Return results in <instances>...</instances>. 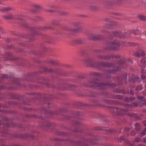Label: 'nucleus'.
Returning a JSON list of instances; mask_svg holds the SVG:
<instances>
[{
    "label": "nucleus",
    "mask_w": 146,
    "mask_h": 146,
    "mask_svg": "<svg viewBox=\"0 0 146 146\" xmlns=\"http://www.w3.org/2000/svg\"><path fill=\"white\" fill-rule=\"evenodd\" d=\"M84 85L86 86H90L93 88H98L103 90H106L110 87L112 88H114L115 87V84H100L92 82L91 81L86 82L84 84Z\"/></svg>",
    "instance_id": "nucleus-1"
},
{
    "label": "nucleus",
    "mask_w": 146,
    "mask_h": 146,
    "mask_svg": "<svg viewBox=\"0 0 146 146\" xmlns=\"http://www.w3.org/2000/svg\"><path fill=\"white\" fill-rule=\"evenodd\" d=\"M84 63L86 64L88 66L92 67H96L98 68H101L102 67H107L110 68L112 67L114 65L109 64H105L102 63L100 64H97L96 60L92 58L88 59L84 61Z\"/></svg>",
    "instance_id": "nucleus-2"
},
{
    "label": "nucleus",
    "mask_w": 146,
    "mask_h": 146,
    "mask_svg": "<svg viewBox=\"0 0 146 146\" xmlns=\"http://www.w3.org/2000/svg\"><path fill=\"white\" fill-rule=\"evenodd\" d=\"M108 44L109 45L108 48L114 50L118 49L120 46V44L118 42H110Z\"/></svg>",
    "instance_id": "nucleus-3"
},
{
    "label": "nucleus",
    "mask_w": 146,
    "mask_h": 146,
    "mask_svg": "<svg viewBox=\"0 0 146 146\" xmlns=\"http://www.w3.org/2000/svg\"><path fill=\"white\" fill-rule=\"evenodd\" d=\"M79 23L78 22H75L73 23V26L75 27H77L78 28L76 29H70L69 31L70 34H72L74 35L75 33H77L78 32L80 31V29L79 27Z\"/></svg>",
    "instance_id": "nucleus-4"
},
{
    "label": "nucleus",
    "mask_w": 146,
    "mask_h": 146,
    "mask_svg": "<svg viewBox=\"0 0 146 146\" xmlns=\"http://www.w3.org/2000/svg\"><path fill=\"white\" fill-rule=\"evenodd\" d=\"M101 36L100 35H96L95 34L91 33H89L88 36V39L91 40L99 39L101 38Z\"/></svg>",
    "instance_id": "nucleus-5"
},
{
    "label": "nucleus",
    "mask_w": 146,
    "mask_h": 146,
    "mask_svg": "<svg viewBox=\"0 0 146 146\" xmlns=\"http://www.w3.org/2000/svg\"><path fill=\"white\" fill-rule=\"evenodd\" d=\"M132 107V106L130 104H125V109H122V111L125 112H127L129 110V109L131 108Z\"/></svg>",
    "instance_id": "nucleus-6"
},
{
    "label": "nucleus",
    "mask_w": 146,
    "mask_h": 146,
    "mask_svg": "<svg viewBox=\"0 0 146 146\" xmlns=\"http://www.w3.org/2000/svg\"><path fill=\"white\" fill-rule=\"evenodd\" d=\"M113 34L115 36H119L121 38H124L125 37V36L123 35L121 32H119L118 31L114 32L113 33Z\"/></svg>",
    "instance_id": "nucleus-7"
},
{
    "label": "nucleus",
    "mask_w": 146,
    "mask_h": 146,
    "mask_svg": "<svg viewBox=\"0 0 146 146\" xmlns=\"http://www.w3.org/2000/svg\"><path fill=\"white\" fill-rule=\"evenodd\" d=\"M84 42V40L82 39H75L73 40V43L74 44H81Z\"/></svg>",
    "instance_id": "nucleus-8"
},
{
    "label": "nucleus",
    "mask_w": 146,
    "mask_h": 146,
    "mask_svg": "<svg viewBox=\"0 0 146 146\" xmlns=\"http://www.w3.org/2000/svg\"><path fill=\"white\" fill-rule=\"evenodd\" d=\"M3 18L5 19H14L15 18L13 17V16L9 14L7 15H4L3 16Z\"/></svg>",
    "instance_id": "nucleus-9"
},
{
    "label": "nucleus",
    "mask_w": 146,
    "mask_h": 146,
    "mask_svg": "<svg viewBox=\"0 0 146 146\" xmlns=\"http://www.w3.org/2000/svg\"><path fill=\"white\" fill-rule=\"evenodd\" d=\"M139 105L140 106H142L144 105H146V99L142 100L139 102Z\"/></svg>",
    "instance_id": "nucleus-10"
},
{
    "label": "nucleus",
    "mask_w": 146,
    "mask_h": 146,
    "mask_svg": "<svg viewBox=\"0 0 146 146\" xmlns=\"http://www.w3.org/2000/svg\"><path fill=\"white\" fill-rule=\"evenodd\" d=\"M11 9L9 7H3L2 8L0 9V11H9Z\"/></svg>",
    "instance_id": "nucleus-11"
},
{
    "label": "nucleus",
    "mask_w": 146,
    "mask_h": 146,
    "mask_svg": "<svg viewBox=\"0 0 146 146\" xmlns=\"http://www.w3.org/2000/svg\"><path fill=\"white\" fill-rule=\"evenodd\" d=\"M125 62L124 59H121L118 62V64L122 67V65L125 64Z\"/></svg>",
    "instance_id": "nucleus-12"
},
{
    "label": "nucleus",
    "mask_w": 146,
    "mask_h": 146,
    "mask_svg": "<svg viewBox=\"0 0 146 146\" xmlns=\"http://www.w3.org/2000/svg\"><path fill=\"white\" fill-rule=\"evenodd\" d=\"M115 69H113L110 71L111 73H115L117 71H119L121 70V68L118 66H117V69L115 68Z\"/></svg>",
    "instance_id": "nucleus-13"
},
{
    "label": "nucleus",
    "mask_w": 146,
    "mask_h": 146,
    "mask_svg": "<svg viewBox=\"0 0 146 146\" xmlns=\"http://www.w3.org/2000/svg\"><path fill=\"white\" fill-rule=\"evenodd\" d=\"M135 126L136 127V130L137 131H139L141 129V127L139 126V123H137L135 124Z\"/></svg>",
    "instance_id": "nucleus-14"
},
{
    "label": "nucleus",
    "mask_w": 146,
    "mask_h": 146,
    "mask_svg": "<svg viewBox=\"0 0 146 146\" xmlns=\"http://www.w3.org/2000/svg\"><path fill=\"white\" fill-rule=\"evenodd\" d=\"M141 63L140 64V66H144L145 64V60L144 59H142L141 60Z\"/></svg>",
    "instance_id": "nucleus-15"
},
{
    "label": "nucleus",
    "mask_w": 146,
    "mask_h": 146,
    "mask_svg": "<svg viewBox=\"0 0 146 146\" xmlns=\"http://www.w3.org/2000/svg\"><path fill=\"white\" fill-rule=\"evenodd\" d=\"M143 89L142 86L141 85H140L138 86L136 88V91H139L142 90Z\"/></svg>",
    "instance_id": "nucleus-16"
},
{
    "label": "nucleus",
    "mask_w": 146,
    "mask_h": 146,
    "mask_svg": "<svg viewBox=\"0 0 146 146\" xmlns=\"http://www.w3.org/2000/svg\"><path fill=\"white\" fill-rule=\"evenodd\" d=\"M139 18L140 20L142 21H146V17L143 15H140L139 16Z\"/></svg>",
    "instance_id": "nucleus-17"
},
{
    "label": "nucleus",
    "mask_w": 146,
    "mask_h": 146,
    "mask_svg": "<svg viewBox=\"0 0 146 146\" xmlns=\"http://www.w3.org/2000/svg\"><path fill=\"white\" fill-rule=\"evenodd\" d=\"M135 55L136 57H140L141 56L140 53L138 52H136L135 54Z\"/></svg>",
    "instance_id": "nucleus-18"
},
{
    "label": "nucleus",
    "mask_w": 146,
    "mask_h": 146,
    "mask_svg": "<svg viewBox=\"0 0 146 146\" xmlns=\"http://www.w3.org/2000/svg\"><path fill=\"white\" fill-rule=\"evenodd\" d=\"M52 24L54 25H58V21L57 20H53L52 21Z\"/></svg>",
    "instance_id": "nucleus-19"
},
{
    "label": "nucleus",
    "mask_w": 146,
    "mask_h": 146,
    "mask_svg": "<svg viewBox=\"0 0 146 146\" xmlns=\"http://www.w3.org/2000/svg\"><path fill=\"white\" fill-rule=\"evenodd\" d=\"M114 55H113L111 57H110L109 56H106L104 58V59L106 60H109L110 58H113L114 57Z\"/></svg>",
    "instance_id": "nucleus-20"
},
{
    "label": "nucleus",
    "mask_w": 146,
    "mask_h": 146,
    "mask_svg": "<svg viewBox=\"0 0 146 146\" xmlns=\"http://www.w3.org/2000/svg\"><path fill=\"white\" fill-rule=\"evenodd\" d=\"M60 14L61 15H68V13L66 12H62L60 13Z\"/></svg>",
    "instance_id": "nucleus-21"
},
{
    "label": "nucleus",
    "mask_w": 146,
    "mask_h": 146,
    "mask_svg": "<svg viewBox=\"0 0 146 146\" xmlns=\"http://www.w3.org/2000/svg\"><path fill=\"white\" fill-rule=\"evenodd\" d=\"M8 77V76L6 74H4L2 75V78H7Z\"/></svg>",
    "instance_id": "nucleus-22"
},
{
    "label": "nucleus",
    "mask_w": 146,
    "mask_h": 146,
    "mask_svg": "<svg viewBox=\"0 0 146 146\" xmlns=\"http://www.w3.org/2000/svg\"><path fill=\"white\" fill-rule=\"evenodd\" d=\"M141 78L143 80L146 79V76L145 75H144V74H142V75H141Z\"/></svg>",
    "instance_id": "nucleus-23"
},
{
    "label": "nucleus",
    "mask_w": 146,
    "mask_h": 146,
    "mask_svg": "<svg viewBox=\"0 0 146 146\" xmlns=\"http://www.w3.org/2000/svg\"><path fill=\"white\" fill-rule=\"evenodd\" d=\"M50 63L54 65H56L57 64V62L53 60H50Z\"/></svg>",
    "instance_id": "nucleus-24"
},
{
    "label": "nucleus",
    "mask_w": 146,
    "mask_h": 146,
    "mask_svg": "<svg viewBox=\"0 0 146 146\" xmlns=\"http://www.w3.org/2000/svg\"><path fill=\"white\" fill-rule=\"evenodd\" d=\"M141 140V139L139 137H137L135 138V141L137 142H139Z\"/></svg>",
    "instance_id": "nucleus-25"
},
{
    "label": "nucleus",
    "mask_w": 146,
    "mask_h": 146,
    "mask_svg": "<svg viewBox=\"0 0 146 146\" xmlns=\"http://www.w3.org/2000/svg\"><path fill=\"white\" fill-rule=\"evenodd\" d=\"M146 134V133L144 132H142L140 133V135L141 137H143Z\"/></svg>",
    "instance_id": "nucleus-26"
},
{
    "label": "nucleus",
    "mask_w": 146,
    "mask_h": 146,
    "mask_svg": "<svg viewBox=\"0 0 146 146\" xmlns=\"http://www.w3.org/2000/svg\"><path fill=\"white\" fill-rule=\"evenodd\" d=\"M141 55L143 57L144 56H145V54L144 51H142L141 53Z\"/></svg>",
    "instance_id": "nucleus-27"
},
{
    "label": "nucleus",
    "mask_w": 146,
    "mask_h": 146,
    "mask_svg": "<svg viewBox=\"0 0 146 146\" xmlns=\"http://www.w3.org/2000/svg\"><path fill=\"white\" fill-rule=\"evenodd\" d=\"M131 134L132 136H134L136 134V133L135 131H133L131 132Z\"/></svg>",
    "instance_id": "nucleus-28"
},
{
    "label": "nucleus",
    "mask_w": 146,
    "mask_h": 146,
    "mask_svg": "<svg viewBox=\"0 0 146 146\" xmlns=\"http://www.w3.org/2000/svg\"><path fill=\"white\" fill-rule=\"evenodd\" d=\"M137 98L140 99L142 100H143V99L144 98V97L142 96H138Z\"/></svg>",
    "instance_id": "nucleus-29"
},
{
    "label": "nucleus",
    "mask_w": 146,
    "mask_h": 146,
    "mask_svg": "<svg viewBox=\"0 0 146 146\" xmlns=\"http://www.w3.org/2000/svg\"><path fill=\"white\" fill-rule=\"evenodd\" d=\"M39 8V6L38 5H36L34 7V8L35 9H36V11H37L38 10V9Z\"/></svg>",
    "instance_id": "nucleus-30"
},
{
    "label": "nucleus",
    "mask_w": 146,
    "mask_h": 146,
    "mask_svg": "<svg viewBox=\"0 0 146 146\" xmlns=\"http://www.w3.org/2000/svg\"><path fill=\"white\" fill-rule=\"evenodd\" d=\"M129 82H131L135 83V80L134 79L132 78H130L129 80Z\"/></svg>",
    "instance_id": "nucleus-31"
},
{
    "label": "nucleus",
    "mask_w": 146,
    "mask_h": 146,
    "mask_svg": "<svg viewBox=\"0 0 146 146\" xmlns=\"http://www.w3.org/2000/svg\"><path fill=\"white\" fill-rule=\"evenodd\" d=\"M135 99V98L134 97H130V98L129 100L131 101H133Z\"/></svg>",
    "instance_id": "nucleus-32"
},
{
    "label": "nucleus",
    "mask_w": 146,
    "mask_h": 146,
    "mask_svg": "<svg viewBox=\"0 0 146 146\" xmlns=\"http://www.w3.org/2000/svg\"><path fill=\"white\" fill-rule=\"evenodd\" d=\"M98 58L100 59H103L104 58L103 56L101 55H99L98 56Z\"/></svg>",
    "instance_id": "nucleus-33"
},
{
    "label": "nucleus",
    "mask_w": 146,
    "mask_h": 146,
    "mask_svg": "<svg viewBox=\"0 0 146 146\" xmlns=\"http://www.w3.org/2000/svg\"><path fill=\"white\" fill-rule=\"evenodd\" d=\"M132 104L135 107H137L138 106V104L137 102H133Z\"/></svg>",
    "instance_id": "nucleus-34"
},
{
    "label": "nucleus",
    "mask_w": 146,
    "mask_h": 146,
    "mask_svg": "<svg viewBox=\"0 0 146 146\" xmlns=\"http://www.w3.org/2000/svg\"><path fill=\"white\" fill-rule=\"evenodd\" d=\"M130 94H131V95H133L134 94V91L133 90H130Z\"/></svg>",
    "instance_id": "nucleus-35"
},
{
    "label": "nucleus",
    "mask_w": 146,
    "mask_h": 146,
    "mask_svg": "<svg viewBox=\"0 0 146 146\" xmlns=\"http://www.w3.org/2000/svg\"><path fill=\"white\" fill-rule=\"evenodd\" d=\"M7 132V131H5V132H3V136H7V135H8V133H6Z\"/></svg>",
    "instance_id": "nucleus-36"
},
{
    "label": "nucleus",
    "mask_w": 146,
    "mask_h": 146,
    "mask_svg": "<svg viewBox=\"0 0 146 146\" xmlns=\"http://www.w3.org/2000/svg\"><path fill=\"white\" fill-rule=\"evenodd\" d=\"M128 60V61L129 62L131 63H132L133 62V61L129 59H127Z\"/></svg>",
    "instance_id": "nucleus-37"
},
{
    "label": "nucleus",
    "mask_w": 146,
    "mask_h": 146,
    "mask_svg": "<svg viewBox=\"0 0 146 146\" xmlns=\"http://www.w3.org/2000/svg\"><path fill=\"white\" fill-rule=\"evenodd\" d=\"M125 100L126 102H128L129 101V99L128 98H125Z\"/></svg>",
    "instance_id": "nucleus-38"
},
{
    "label": "nucleus",
    "mask_w": 146,
    "mask_h": 146,
    "mask_svg": "<svg viewBox=\"0 0 146 146\" xmlns=\"http://www.w3.org/2000/svg\"><path fill=\"white\" fill-rule=\"evenodd\" d=\"M120 58V56H115V58L116 59H118Z\"/></svg>",
    "instance_id": "nucleus-39"
},
{
    "label": "nucleus",
    "mask_w": 146,
    "mask_h": 146,
    "mask_svg": "<svg viewBox=\"0 0 146 146\" xmlns=\"http://www.w3.org/2000/svg\"><path fill=\"white\" fill-rule=\"evenodd\" d=\"M124 137L123 136H122L120 138V139L121 141H122V140L124 139Z\"/></svg>",
    "instance_id": "nucleus-40"
},
{
    "label": "nucleus",
    "mask_w": 146,
    "mask_h": 146,
    "mask_svg": "<svg viewBox=\"0 0 146 146\" xmlns=\"http://www.w3.org/2000/svg\"><path fill=\"white\" fill-rule=\"evenodd\" d=\"M3 106L0 104V111H1V108H3Z\"/></svg>",
    "instance_id": "nucleus-41"
},
{
    "label": "nucleus",
    "mask_w": 146,
    "mask_h": 146,
    "mask_svg": "<svg viewBox=\"0 0 146 146\" xmlns=\"http://www.w3.org/2000/svg\"><path fill=\"white\" fill-rule=\"evenodd\" d=\"M52 11L51 10H48L46 11V12H52Z\"/></svg>",
    "instance_id": "nucleus-42"
},
{
    "label": "nucleus",
    "mask_w": 146,
    "mask_h": 146,
    "mask_svg": "<svg viewBox=\"0 0 146 146\" xmlns=\"http://www.w3.org/2000/svg\"><path fill=\"white\" fill-rule=\"evenodd\" d=\"M143 124L145 125L146 126V121H144L143 122Z\"/></svg>",
    "instance_id": "nucleus-43"
},
{
    "label": "nucleus",
    "mask_w": 146,
    "mask_h": 146,
    "mask_svg": "<svg viewBox=\"0 0 146 146\" xmlns=\"http://www.w3.org/2000/svg\"><path fill=\"white\" fill-rule=\"evenodd\" d=\"M125 130L126 131H129V128H126L125 129Z\"/></svg>",
    "instance_id": "nucleus-44"
},
{
    "label": "nucleus",
    "mask_w": 146,
    "mask_h": 146,
    "mask_svg": "<svg viewBox=\"0 0 146 146\" xmlns=\"http://www.w3.org/2000/svg\"><path fill=\"white\" fill-rule=\"evenodd\" d=\"M138 146H145L144 145L139 144L138 145Z\"/></svg>",
    "instance_id": "nucleus-45"
},
{
    "label": "nucleus",
    "mask_w": 146,
    "mask_h": 146,
    "mask_svg": "<svg viewBox=\"0 0 146 146\" xmlns=\"http://www.w3.org/2000/svg\"><path fill=\"white\" fill-rule=\"evenodd\" d=\"M127 115L130 116H132V114H131L130 113H129L127 114Z\"/></svg>",
    "instance_id": "nucleus-46"
},
{
    "label": "nucleus",
    "mask_w": 146,
    "mask_h": 146,
    "mask_svg": "<svg viewBox=\"0 0 146 146\" xmlns=\"http://www.w3.org/2000/svg\"><path fill=\"white\" fill-rule=\"evenodd\" d=\"M45 29H52V28L51 27H45Z\"/></svg>",
    "instance_id": "nucleus-47"
},
{
    "label": "nucleus",
    "mask_w": 146,
    "mask_h": 146,
    "mask_svg": "<svg viewBox=\"0 0 146 146\" xmlns=\"http://www.w3.org/2000/svg\"><path fill=\"white\" fill-rule=\"evenodd\" d=\"M136 117L137 119H139L140 118V117L138 116H137Z\"/></svg>",
    "instance_id": "nucleus-48"
},
{
    "label": "nucleus",
    "mask_w": 146,
    "mask_h": 146,
    "mask_svg": "<svg viewBox=\"0 0 146 146\" xmlns=\"http://www.w3.org/2000/svg\"><path fill=\"white\" fill-rule=\"evenodd\" d=\"M109 38L110 39H112L113 38V36H110V37H109Z\"/></svg>",
    "instance_id": "nucleus-49"
},
{
    "label": "nucleus",
    "mask_w": 146,
    "mask_h": 146,
    "mask_svg": "<svg viewBox=\"0 0 146 146\" xmlns=\"http://www.w3.org/2000/svg\"><path fill=\"white\" fill-rule=\"evenodd\" d=\"M122 93L124 94H125L126 93V92L125 91H123V92H122Z\"/></svg>",
    "instance_id": "nucleus-50"
},
{
    "label": "nucleus",
    "mask_w": 146,
    "mask_h": 146,
    "mask_svg": "<svg viewBox=\"0 0 146 146\" xmlns=\"http://www.w3.org/2000/svg\"><path fill=\"white\" fill-rule=\"evenodd\" d=\"M102 31L103 33H105L106 32V31L104 30H102Z\"/></svg>",
    "instance_id": "nucleus-51"
},
{
    "label": "nucleus",
    "mask_w": 146,
    "mask_h": 146,
    "mask_svg": "<svg viewBox=\"0 0 146 146\" xmlns=\"http://www.w3.org/2000/svg\"><path fill=\"white\" fill-rule=\"evenodd\" d=\"M108 104H112V102H108Z\"/></svg>",
    "instance_id": "nucleus-52"
},
{
    "label": "nucleus",
    "mask_w": 146,
    "mask_h": 146,
    "mask_svg": "<svg viewBox=\"0 0 146 146\" xmlns=\"http://www.w3.org/2000/svg\"><path fill=\"white\" fill-rule=\"evenodd\" d=\"M144 131L146 132V127L145 128Z\"/></svg>",
    "instance_id": "nucleus-53"
},
{
    "label": "nucleus",
    "mask_w": 146,
    "mask_h": 146,
    "mask_svg": "<svg viewBox=\"0 0 146 146\" xmlns=\"http://www.w3.org/2000/svg\"><path fill=\"white\" fill-rule=\"evenodd\" d=\"M130 146H134V145L133 144H131Z\"/></svg>",
    "instance_id": "nucleus-54"
},
{
    "label": "nucleus",
    "mask_w": 146,
    "mask_h": 146,
    "mask_svg": "<svg viewBox=\"0 0 146 146\" xmlns=\"http://www.w3.org/2000/svg\"><path fill=\"white\" fill-rule=\"evenodd\" d=\"M49 71L50 72H52V70H51L50 69L49 70Z\"/></svg>",
    "instance_id": "nucleus-55"
},
{
    "label": "nucleus",
    "mask_w": 146,
    "mask_h": 146,
    "mask_svg": "<svg viewBox=\"0 0 146 146\" xmlns=\"http://www.w3.org/2000/svg\"><path fill=\"white\" fill-rule=\"evenodd\" d=\"M19 19L20 20H23V18H19Z\"/></svg>",
    "instance_id": "nucleus-56"
},
{
    "label": "nucleus",
    "mask_w": 146,
    "mask_h": 146,
    "mask_svg": "<svg viewBox=\"0 0 146 146\" xmlns=\"http://www.w3.org/2000/svg\"><path fill=\"white\" fill-rule=\"evenodd\" d=\"M121 97L120 96H119V98H118V99H121Z\"/></svg>",
    "instance_id": "nucleus-57"
},
{
    "label": "nucleus",
    "mask_w": 146,
    "mask_h": 146,
    "mask_svg": "<svg viewBox=\"0 0 146 146\" xmlns=\"http://www.w3.org/2000/svg\"><path fill=\"white\" fill-rule=\"evenodd\" d=\"M117 93H121V92L120 91H119L118 92H117Z\"/></svg>",
    "instance_id": "nucleus-58"
},
{
    "label": "nucleus",
    "mask_w": 146,
    "mask_h": 146,
    "mask_svg": "<svg viewBox=\"0 0 146 146\" xmlns=\"http://www.w3.org/2000/svg\"><path fill=\"white\" fill-rule=\"evenodd\" d=\"M2 123L0 121V125H1Z\"/></svg>",
    "instance_id": "nucleus-59"
},
{
    "label": "nucleus",
    "mask_w": 146,
    "mask_h": 146,
    "mask_svg": "<svg viewBox=\"0 0 146 146\" xmlns=\"http://www.w3.org/2000/svg\"><path fill=\"white\" fill-rule=\"evenodd\" d=\"M106 21H108L107 19H106Z\"/></svg>",
    "instance_id": "nucleus-60"
},
{
    "label": "nucleus",
    "mask_w": 146,
    "mask_h": 146,
    "mask_svg": "<svg viewBox=\"0 0 146 146\" xmlns=\"http://www.w3.org/2000/svg\"><path fill=\"white\" fill-rule=\"evenodd\" d=\"M125 77H126H126H127V76H126V75H125Z\"/></svg>",
    "instance_id": "nucleus-61"
},
{
    "label": "nucleus",
    "mask_w": 146,
    "mask_h": 146,
    "mask_svg": "<svg viewBox=\"0 0 146 146\" xmlns=\"http://www.w3.org/2000/svg\"><path fill=\"white\" fill-rule=\"evenodd\" d=\"M16 18V19H18V18Z\"/></svg>",
    "instance_id": "nucleus-62"
},
{
    "label": "nucleus",
    "mask_w": 146,
    "mask_h": 146,
    "mask_svg": "<svg viewBox=\"0 0 146 146\" xmlns=\"http://www.w3.org/2000/svg\"><path fill=\"white\" fill-rule=\"evenodd\" d=\"M145 35H146V33H145Z\"/></svg>",
    "instance_id": "nucleus-63"
}]
</instances>
